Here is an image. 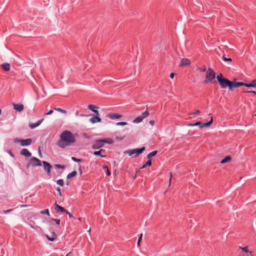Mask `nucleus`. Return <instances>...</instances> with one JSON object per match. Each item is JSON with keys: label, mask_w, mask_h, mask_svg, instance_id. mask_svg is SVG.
<instances>
[{"label": "nucleus", "mask_w": 256, "mask_h": 256, "mask_svg": "<svg viewBox=\"0 0 256 256\" xmlns=\"http://www.w3.org/2000/svg\"><path fill=\"white\" fill-rule=\"evenodd\" d=\"M79 170L80 172V174L82 173V170H81V166L79 165Z\"/></svg>", "instance_id": "obj_58"}, {"label": "nucleus", "mask_w": 256, "mask_h": 256, "mask_svg": "<svg viewBox=\"0 0 256 256\" xmlns=\"http://www.w3.org/2000/svg\"><path fill=\"white\" fill-rule=\"evenodd\" d=\"M170 179H169V184H168L169 186L170 185L171 180H172V172H170Z\"/></svg>", "instance_id": "obj_42"}, {"label": "nucleus", "mask_w": 256, "mask_h": 256, "mask_svg": "<svg viewBox=\"0 0 256 256\" xmlns=\"http://www.w3.org/2000/svg\"><path fill=\"white\" fill-rule=\"evenodd\" d=\"M55 167L58 168H64V166L57 164L55 165Z\"/></svg>", "instance_id": "obj_40"}, {"label": "nucleus", "mask_w": 256, "mask_h": 256, "mask_svg": "<svg viewBox=\"0 0 256 256\" xmlns=\"http://www.w3.org/2000/svg\"><path fill=\"white\" fill-rule=\"evenodd\" d=\"M190 64V60L188 58H182L180 63V66H188Z\"/></svg>", "instance_id": "obj_10"}, {"label": "nucleus", "mask_w": 256, "mask_h": 256, "mask_svg": "<svg viewBox=\"0 0 256 256\" xmlns=\"http://www.w3.org/2000/svg\"><path fill=\"white\" fill-rule=\"evenodd\" d=\"M103 141L104 142V144L105 143L112 144L114 142L112 138H107L104 139V140H103Z\"/></svg>", "instance_id": "obj_24"}, {"label": "nucleus", "mask_w": 256, "mask_h": 256, "mask_svg": "<svg viewBox=\"0 0 256 256\" xmlns=\"http://www.w3.org/2000/svg\"><path fill=\"white\" fill-rule=\"evenodd\" d=\"M174 73H171L170 75V77L171 78H173L174 77Z\"/></svg>", "instance_id": "obj_52"}, {"label": "nucleus", "mask_w": 256, "mask_h": 256, "mask_svg": "<svg viewBox=\"0 0 256 256\" xmlns=\"http://www.w3.org/2000/svg\"><path fill=\"white\" fill-rule=\"evenodd\" d=\"M14 109L18 112H22L24 108L22 104H13Z\"/></svg>", "instance_id": "obj_11"}, {"label": "nucleus", "mask_w": 256, "mask_h": 256, "mask_svg": "<svg viewBox=\"0 0 256 256\" xmlns=\"http://www.w3.org/2000/svg\"><path fill=\"white\" fill-rule=\"evenodd\" d=\"M52 220L55 221L56 224H60V220L54 218Z\"/></svg>", "instance_id": "obj_43"}, {"label": "nucleus", "mask_w": 256, "mask_h": 256, "mask_svg": "<svg viewBox=\"0 0 256 256\" xmlns=\"http://www.w3.org/2000/svg\"><path fill=\"white\" fill-rule=\"evenodd\" d=\"M110 174H111V172H110L108 170H108H106V174H107V176H110Z\"/></svg>", "instance_id": "obj_49"}, {"label": "nucleus", "mask_w": 256, "mask_h": 256, "mask_svg": "<svg viewBox=\"0 0 256 256\" xmlns=\"http://www.w3.org/2000/svg\"><path fill=\"white\" fill-rule=\"evenodd\" d=\"M134 152V154H135V156H138L139 154H142L143 152L146 150V148L144 146H142L140 148H134L132 149Z\"/></svg>", "instance_id": "obj_8"}, {"label": "nucleus", "mask_w": 256, "mask_h": 256, "mask_svg": "<svg viewBox=\"0 0 256 256\" xmlns=\"http://www.w3.org/2000/svg\"><path fill=\"white\" fill-rule=\"evenodd\" d=\"M149 123H150L151 125L153 126V125L154 124V120H150V121L149 122Z\"/></svg>", "instance_id": "obj_53"}, {"label": "nucleus", "mask_w": 256, "mask_h": 256, "mask_svg": "<svg viewBox=\"0 0 256 256\" xmlns=\"http://www.w3.org/2000/svg\"><path fill=\"white\" fill-rule=\"evenodd\" d=\"M212 120H213L212 118H211V119L210 122H208L204 123V124H202V128L204 127L210 126L211 125V124L212 123Z\"/></svg>", "instance_id": "obj_19"}, {"label": "nucleus", "mask_w": 256, "mask_h": 256, "mask_svg": "<svg viewBox=\"0 0 256 256\" xmlns=\"http://www.w3.org/2000/svg\"><path fill=\"white\" fill-rule=\"evenodd\" d=\"M104 168H106V170H108V166H106V165H104Z\"/></svg>", "instance_id": "obj_59"}, {"label": "nucleus", "mask_w": 256, "mask_h": 256, "mask_svg": "<svg viewBox=\"0 0 256 256\" xmlns=\"http://www.w3.org/2000/svg\"><path fill=\"white\" fill-rule=\"evenodd\" d=\"M222 58L224 61L226 62H232V60L231 58H226L224 55L222 56Z\"/></svg>", "instance_id": "obj_31"}, {"label": "nucleus", "mask_w": 256, "mask_h": 256, "mask_svg": "<svg viewBox=\"0 0 256 256\" xmlns=\"http://www.w3.org/2000/svg\"><path fill=\"white\" fill-rule=\"evenodd\" d=\"M54 210L56 212H58L60 211L62 212H66L64 208L57 204L56 202L54 204Z\"/></svg>", "instance_id": "obj_16"}, {"label": "nucleus", "mask_w": 256, "mask_h": 256, "mask_svg": "<svg viewBox=\"0 0 256 256\" xmlns=\"http://www.w3.org/2000/svg\"><path fill=\"white\" fill-rule=\"evenodd\" d=\"M40 213L42 214H46L47 215H49V210L48 209H46L44 210L41 211Z\"/></svg>", "instance_id": "obj_35"}, {"label": "nucleus", "mask_w": 256, "mask_h": 256, "mask_svg": "<svg viewBox=\"0 0 256 256\" xmlns=\"http://www.w3.org/2000/svg\"><path fill=\"white\" fill-rule=\"evenodd\" d=\"M66 212L68 214V216H70V218H72V214H71L69 212H67V211H66Z\"/></svg>", "instance_id": "obj_56"}, {"label": "nucleus", "mask_w": 256, "mask_h": 256, "mask_svg": "<svg viewBox=\"0 0 256 256\" xmlns=\"http://www.w3.org/2000/svg\"><path fill=\"white\" fill-rule=\"evenodd\" d=\"M53 113L52 110H50L48 113L46 114L47 115H50Z\"/></svg>", "instance_id": "obj_47"}, {"label": "nucleus", "mask_w": 256, "mask_h": 256, "mask_svg": "<svg viewBox=\"0 0 256 256\" xmlns=\"http://www.w3.org/2000/svg\"><path fill=\"white\" fill-rule=\"evenodd\" d=\"M10 156H13L12 154L10 152Z\"/></svg>", "instance_id": "obj_63"}, {"label": "nucleus", "mask_w": 256, "mask_h": 256, "mask_svg": "<svg viewBox=\"0 0 256 256\" xmlns=\"http://www.w3.org/2000/svg\"><path fill=\"white\" fill-rule=\"evenodd\" d=\"M80 116H88V115H83V114H80Z\"/></svg>", "instance_id": "obj_62"}, {"label": "nucleus", "mask_w": 256, "mask_h": 256, "mask_svg": "<svg viewBox=\"0 0 256 256\" xmlns=\"http://www.w3.org/2000/svg\"><path fill=\"white\" fill-rule=\"evenodd\" d=\"M158 153V151L157 150H154V151H153L150 153H149L148 156H147V158L148 159H150L152 157L154 156L155 155H156Z\"/></svg>", "instance_id": "obj_23"}, {"label": "nucleus", "mask_w": 256, "mask_h": 256, "mask_svg": "<svg viewBox=\"0 0 256 256\" xmlns=\"http://www.w3.org/2000/svg\"><path fill=\"white\" fill-rule=\"evenodd\" d=\"M238 248H239L242 250H244L246 252H249L248 250V247L242 248L240 246Z\"/></svg>", "instance_id": "obj_37"}, {"label": "nucleus", "mask_w": 256, "mask_h": 256, "mask_svg": "<svg viewBox=\"0 0 256 256\" xmlns=\"http://www.w3.org/2000/svg\"><path fill=\"white\" fill-rule=\"evenodd\" d=\"M20 154L22 156H25L26 157H30L32 156V154L26 148H23L20 151Z\"/></svg>", "instance_id": "obj_12"}, {"label": "nucleus", "mask_w": 256, "mask_h": 256, "mask_svg": "<svg viewBox=\"0 0 256 256\" xmlns=\"http://www.w3.org/2000/svg\"><path fill=\"white\" fill-rule=\"evenodd\" d=\"M20 140H18V139H16H16H14V142H16H16H19V141H20Z\"/></svg>", "instance_id": "obj_54"}, {"label": "nucleus", "mask_w": 256, "mask_h": 256, "mask_svg": "<svg viewBox=\"0 0 256 256\" xmlns=\"http://www.w3.org/2000/svg\"><path fill=\"white\" fill-rule=\"evenodd\" d=\"M95 108L96 106L94 105L90 104L88 106V108L90 110H92V112L95 110Z\"/></svg>", "instance_id": "obj_32"}, {"label": "nucleus", "mask_w": 256, "mask_h": 256, "mask_svg": "<svg viewBox=\"0 0 256 256\" xmlns=\"http://www.w3.org/2000/svg\"><path fill=\"white\" fill-rule=\"evenodd\" d=\"M56 183L60 185V186H64V180L62 179H60L56 181Z\"/></svg>", "instance_id": "obj_30"}, {"label": "nucleus", "mask_w": 256, "mask_h": 256, "mask_svg": "<svg viewBox=\"0 0 256 256\" xmlns=\"http://www.w3.org/2000/svg\"><path fill=\"white\" fill-rule=\"evenodd\" d=\"M71 159H72L73 161H74V162H82V160H81V159H78V158H74V157H72Z\"/></svg>", "instance_id": "obj_36"}, {"label": "nucleus", "mask_w": 256, "mask_h": 256, "mask_svg": "<svg viewBox=\"0 0 256 256\" xmlns=\"http://www.w3.org/2000/svg\"><path fill=\"white\" fill-rule=\"evenodd\" d=\"M194 126H198L199 128H202V123L200 122H197L194 124Z\"/></svg>", "instance_id": "obj_33"}, {"label": "nucleus", "mask_w": 256, "mask_h": 256, "mask_svg": "<svg viewBox=\"0 0 256 256\" xmlns=\"http://www.w3.org/2000/svg\"><path fill=\"white\" fill-rule=\"evenodd\" d=\"M108 116V118H110V119H118V118H122V116L120 115V114H114V113H110V114H109Z\"/></svg>", "instance_id": "obj_13"}, {"label": "nucleus", "mask_w": 256, "mask_h": 256, "mask_svg": "<svg viewBox=\"0 0 256 256\" xmlns=\"http://www.w3.org/2000/svg\"><path fill=\"white\" fill-rule=\"evenodd\" d=\"M26 206V205H22L21 208H25Z\"/></svg>", "instance_id": "obj_61"}, {"label": "nucleus", "mask_w": 256, "mask_h": 256, "mask_svg": "<svg viewBox=\"0 0 256 256\" xmlns=\"http://www.w3.org/2000/svg\"><path fill=\"white\" fill-rule=\"evenodd\" d=\"M89 121L92 124H94L96 122H100L101 119L98 116H96L90 118Z\"/></svg>", "instance_id": "obj_17"}, {"label": "nucleus", "mask_w": 256, "mask_h": 256, "mask_svg": "<svg viewBox=\"0 0 256 256\" xmlns=\"http://www.w3.org/2000/svg\"><path fill=\"white\" fill-rule=\"evenodd\" d=\"M149 115V113L147 112V111H146L144 112L142 114V116H140L142 117V118L144 119V118H147Z\"/></svg>", "instance_id": "obj_28"}, {"label": "nucleus", "mask_w": 256, "mask_h": 256, "mask_svg": "<svg viewBox=\"0 0 256 256\" xmlns=\"http://www.w3.org/2000/svg\"><path fill=\"white\" fill-rule=\"evenodd\" d=\"M12 210H4V211L3 212H4V214H6V213L9 212H12Z\"/></svg>", "instance_id": "obj_50"}, {"label": "nucleus", "mask_w": 256, "mask_h": 256, "mask_svg": "<svg viewBox=\"0 0 256 256\" xmlns=\"http://www.w3.org/2000/svg\"><path fill=\"white\" fill-rule=\"evenodd\" d=\"M216 77V73L213 70L208 68L206 72V79L204 81V82L206 84L214 80Z\"/></svg>", "instance_id": "obj_2"}, {"label": "nucleus", "mask_w": 256, "mask_h": 256, "mask_svg": "<svg viewBox=\"0 0 256 256\" xmlns=\"http://www.w3.org/2000/svg\"><path fill=\"white\" fill-rule=\"evenodd\" d=\"M152 165L151 159H148V161L145 164V166H150Z\"/></svg>", "instance_id": "obj_38"}, {"label": "nucleus", "mask_w": 256, "mask_h": 256, "mask_svg": "<svg viewBox=\"0 0 256 256\" xmlns=\"http://www.w3.org/2000/svg\"><path fill=\"white\" fill-rule=\"evenodd\" d=\"M247 92H252V93L254 94H256V92L255 91H248Z\"/></svg>", "instance_id": "obj_55"}, {"label": "nucleus", "mask_w": 256, "mask_h": 256, "mask_svg": "<svg viewBox=\"0 0 256 256\" xmlns=\"http://www.w3.org/2000/svg\"><path fill=\"white\" fill-rule=\"evenodd\" d=\"M124 153L128 154L130 156L134 154L133 150H129L125 151Z\"/></svg>", "instance_id": "obj_29"}, {"label": "nucleus", "mask_w": 256, "mask_h": 256, "mask_svg": "<svg viewBox=\"0 0 256 256\" xmlns=\"http://www.w3.org/2000/svg\"><path fill=\"white\" fill-rule=\"evenodd\" d=\"M245 83L242 82H231V90H232L233 88H238L240 86H244Z\"/></svg>", "instance_id": "obj_9"}, {"label": "nucleus", "mask_w": 256, "mask_h": 256, "mask_svg": "<svg viewBox=\"0 0 256 256\" xmlns=\"http://www.w3.org/2000/svg\"><path fill=\"white\" fill-rule=\"evenodd\" d=\"M94 112L96 114V115L98 116H99V112L98 110H94Z\"/></svg>", "instance_id": "obj_48"}, {"label": "nucleus", "mask_w": 256, "mask_h": 256, "mask_svg": "<svg viewBox=\"0 0 256 256\" xmlns=\"http://www.w3.org/2000/svg\"><path fill=\"white\" fill-rule=\"evenodd\" d=\"M142 234H141L140 236V237H139L138 241V246H140V242L142 240Z\"/></svg>", "instance_id": "obj_39"}, {"label": "nucleus", "mask_w": 256, "mask_h": 256, "mask_svg": "<svg viewBox=\"0 0 256 256\" xmlns=\"http://www.w3.org/2000/svg\"><path fill=\"white\" fill-rule=\"evenodd\" d=\"M2 68L6 71H8L10 69V64L8 63L5 62L2 64Z\"/></svg>", "instance_id": "obj_18"}, {"label": "nucleus", "mask_w": 256, "mask_h": 256, "mask_svg": "<svg viewBox=\"0 0 256 256\" xmlns=\"http://www.w3.org/2000/svg\"><path fill=\"white\" fill-rule=\"evenodd\" d=\"M189 126H194V124H189L188 125Z\"/></svg>", "instance_id": "obj_57"}, {"label": "nucleus", "mask_w": 256, "mask_h": 256, "mask_svg": "<svg viewBox=\"0 0 256 256\" xmlns=\"http://www.w3.org/2000/svg\"><path fill=\"white\" fill-rule=\"evenodd\" d=\"M252 84L253 86L254 87H256V78L255 80H254L252 82Z\"/></svg>", "instance_id": "obj_44"}, {"label": "nucleus", "mask_w": 256, "mask_h": 256, "mask_svg": "<svg viewBox=\"0 0 256 256\" xmlns=\"http://www.w3.org/2000/svg\"><path fill=\"white\" fill-rule=\"evenodd\" d=\"M200 70L201 71V72H204L206 70V68L204 67V68H200Z\"/></svg>", "instance_id": "obj_51"}, {"label": "nucleus", "mask_w": 256, "mask_h": 256, "mask_svg": "<svg viewBox=\"0 0 256 256\" xmlns=\"http://www.w3.org/2000/svg\"><path fill=\"white\" fill-rule=\"evenodd\" d=\"M216 78L218 82H219L221 80H222V78H224L223 77V76L222 74H220L216 76Z\"/></svg>", "instance_id": "obj_27"}, {"label": "nucleus", "mask_w": 256, "mask_h": 256, "mask_svg": "<svg viewBox=\"0 0 256 256\" xmlns=\"http://www.w3.org/2000/svg\"><path fill=\"white\" fill-rule=\"evenodd\" d=\"M200 113V111L199 110H197L194 113L191 114H198Z\"/></svg>", "instance_id": "obj_46"}, {"label": "nucleus", "mask_w": 256, "mask_h": 256, "mask_svg": "<svg viewBox=\"0 0 256 256\" xmlns=\"http://www.w3.org/2000/svg\"><path fill=\"white\" fill-rule=\"evenodd\" d=\"M42 164H43V165H44V169L47 172V174L50 176V170L52 169V166L50 165V164H49L48 162H46V161H43L42 162Z\"/></svg>", "instance_id": "obj_6"}, {"label": "nucleus", "mask_w": 256, "mask_h": 256, "mask_svg": "<svg viewBox=\"0 0 256 256\" xmlns=\"http://www.w3.org/2000/svg\"><path fill=\"white\" fill-rule=\"evenodd\" d=\"M104 152V150H103V149H101L100 150L98 151H95L94 152V155H96V156H98L99 155L100 156L102 157V158H104V157H106V156H102V155H100V154L102 152Z\"/></svg>", "instance_id": "obj_21"}, {"label": "nucleus", "mask_w": 256, "mask_h": 256, "mask_svg": "<svg viewBox=\"0 0 256 256\" xmlns=\"http://www.w3.org/2000/svg\"><path fill=\"white\" fill-rule=\"evenodd\" d=\"M90 228L89 230H88V232H90Z\"/></svg>", "instance_id": "obj_64"}, {"label": "nucleus", "mask_w": 256, "mask_h": 256, "mask_svg": "<svg viewBox=\"0 0 256 256\" xmlns=\"http://www.w3.org/2000/svg\"><path fill=\"white\" fill-rule=\"evenodd\" d=\"M142 120H143L142 117L141 116H139L134 120L133 122L139 123V122H141Z\"/></svg>", "instance_id": "obj_25"}, {"label": "nucleus", "mask_w": 256, "mask_h": 256, "mask_svg": "<svg viewBox=\"0 0 256 256\" xmlns=\"http://www.w3.org/2000/svg\"><path fill=\"white\" fill-rule=\"evenodd\" d=\"M146 166H145V164H144V165H143V166L140 168H146Z\"/></svg>", "instance_id": "obj_60"}, {"label": "nucleus", "mask_w": 256, "mask_h": 256, "mask_svg": "<svg viewBox=\"0 0 256 256\" xmlns=\"http://www.w3.org/2000/svg\"><path fill=\"white\" fill-rule=\"evenodd\" d=\"M104 142L103 140H96L92 144V148L94 149H98L104 146Z\"/></svg>", "instance_id": "obj_5"}, {"label": "nucleus", "mask_w": 256, "mask_h": 256, "mask_svg": "<svg viewBox=\"0 0 256 256\" xmlns=\"http://www.w3.org/2000/svg\"><path fill=\"white\" fill-rule=\"evenodd\" d=\"M231 157L230 156H226L220 162L221 164H224L228 162H229L231 160Z\"/></svg>", "instance_id": "obj_20"}, {"label": "nucleus", "mask_w": 256, "mask_h": 256, "mask_svg": "<svg viewBox=\"0 0 256 256\" xmlns=\"http://www.w3.org/2000/svg\"><path fill=\"white\" fill-rule=\"evenodd\" d=\"M247 87H252V88H254L252 84V83H250V84H246L245 83V84L244 85Z\"/></svg>", "instance_id": "obj_41"}, {"label": "nucleus", "mask_w": 256, "mask_h": 256, "mask_svg": "<svg viewBox=\"0 0 256 256\" xmlns=\"http://www.w3.org/2000/svg\"><path fill=\"white\" fill-rule=\"evenodd\" d=\"M76 142L75 136L69 130H64L60 136L59 140L58 142V146L62 148L71 145Z\"/></svg>", "instance_id": "obj_1"}, {"label": "nucleus", "mask_w": 256, "mask_h": 256, "mask_svg": "<svg viewBox=\"0 0 256 256\" xmlns=\"http://www.w3.org/2000/svg\"><path fill=\"white\" fill-rule=\"evenodd\" d=\"M56 190L58 192L59 195L60 196H62V192H61L60 189V188H56Z\"/></svg>", "instance_id": "obj_45"}, {"label": "nucleus", "mask_w": 256, "mask_h": 256, "mask_svg": "<svg viewBox=\"0 0 256 256\" xmlns=\"http://www.w3.org/2000/svg\"><path fill=\"white\" fill-rule=\"evenodd\" d=\"M54 110L56 111H58L61 113H62V114H66V110H64L61 108H54Z\"/></svg>", "instance_id": "obj_26"}, {"label": "nucleus", "mask_w": 256, "mask_h": 256, "mask_svg": "<svg viewBox=\"0 0 256 256\" xmlns=\"http://www.w3.org/2000/svg\"><path fill=\"white\" fill-rule=\"evenodd\" d=\"M218 83L222 88H224L228 86L229 90H231V82L228 80L226 78H222Z\"/></svg>", "instance_id": "obj_4"}, {"label": "nucleus", "mask_w": 256, "mask_h": 256, "mask_svg": "<svg viewBox=\"0 0 256 256\" xmlns=\"http://www.w3.org/2000/svg\"><path fill=\"white\" fill-rule=\"evenodd\" d=\"M47 238L50 241H54L56 238V235L54 232H52L50 236H46Z\"/></svg>", "instance_id": "obj_14"}, {"label": "nucleus", "mask_w": 256, "mask_h": 256, "mask_svg": "<svg viewBox=\"0 0 256 256\" xmlns=\"http://www.w3.org/2000/svg\"><path fill=\"white\" fill-rule=\"evenodd\" d=\"M19 142L21 146H25L30 145L32 143V140L30 138H28L25 140H20Z\"/></svg>", "instance_id": "obj_7"}, {"label": "nucleus", "mask_w": 256, "mask_h": 256, "mask_svg": "<svg viewBox=\"0 0 256 256\" xmlns=\"http://www.w3.org/2000/svg\"><path fill=\"white\" fill-rule=\"evenodd\" d=\"M77 174V172L76 171H73L72 172L68 174L67 176L68 179H70L72 177L75 176Z\"/></svg>", "instance_id": "obj_22"}, {"label": "nucleus", "mask_w": 256, "mask_h": 256, "mask_svg": "<svg viewBox=\"0 0 256 256\" xmlns=\"http://www.w3.org/2000/svg\"><path fill=\"white\" fill-rule=\"evenodd\" d=\"M43 120H44V119L40 120L37 122H36L35 124H30L29 127L31 129H34V128H36V127L39 126L40 124L42 122Z\"/></svg>", "instance_id": "obj_15"}, {"label": "nucleus", "mask_w": 256, "mask_h": 256, "mask_svg": "<svg viewBox=\"0 0 256 256\" xmlns=\"http://www.w3.org/2000/svg\"><path fill=\"white\" fill-rule=\"evenodd\" d=\"M42 166L41 161L36 158L32 157L30 158L29 163L27 165V168L30 166Z\"/></svg>", "instance_id": "obj_3"}, {"label": "nucleus", "mask_w": 256, "mask_h": 256, "mask_svg": "<svg viewBox=\"0 0 256 256\" xmlns=\"http://www.w3.org/2000/svg\"><path fill=\"white\" fill-rule=\"evenodd\" d=\"M128 123L126 122H118L116 124V126H125Z\"/></svg>", "instance_id": "obj_34"}]
</instances>
